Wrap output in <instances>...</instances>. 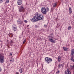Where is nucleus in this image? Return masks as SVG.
<instances>
[{
    "label": "nucleus",
    "instance_id": "1",
    "mask_svg": "<svg viewBox=\"0 0 74 74\" xmlns=\"http://www.w3.org/2000/svg\"><path fill=\"white\" fill-rule=\"evenodd\" d=\"M44 18V16L43 15L40 14L38 12H36L35 14V16H34L30 20L32 22H37L38 21H42Z\"/></svg>",
    "mask_w": 74,
    "mask_h": 74
},
{
    "label": "nucleus",
    "instance_id": "2",
    "mask_svg": "<svg viewBox=\"0 0 74 74\" xmlns=\"http://www.w3.org/2000/svg\"><path fill=\"white\" fill-rule=\"evenodd\" d=\"M48 37L49 41L52 42V43H55V42H56L55 40H54L52 38L53 37V34H50V36H48Z\"/></svg>",
    "mask_w": 74,
    "mask_h": 74
},
{
    "label": "nucleus",
    "instance_id": "3",
    "mask_svg": "<svg viewBox=\"0 0 74 74\" xmlns=\"http://www.w3.org/2000/svg\"><path fill=\"white\" fill-rule=\"evenodd\" d=\"M45 62L47 64H49L52 61V59L51 58L46 57L45 58Z\"/></svg>",
    "mask_w": 74,
    "mask_h": 74
},
{
    "label": "nucleus",
    "instance_id": "4",
    "mask_svg": "<svg viewBox=\"0 0 74 74\" xmlns=\"http://www.w3.org/2000/svg\"><path fill=\"white\" fill-rule=\"evenodd\" d=\"M47 10L45 7L42 8L41 10V12H42V14L44 15L47 14Z\"/></svg>",
    "mask_w": 74,
    "mask_h": 74
},
{
    "label": "nucleus",
    "instance_id": "5",
    "mask_svg": "<svg viewBox=\"0 0 74 74\" xmlns=\"http://www.w3.org/2000/svg\"><path fill=\"white\" fill-rule=\"evenodd\" d=\"M4 62V56L1 54H0V63H3Z\"/></svg>",
    "mask_w": 74,
    "mask_h": 74
},
{
    "label": "nucleus",
    "instance_id": "6",
    "mask_svg": "<svg viewBox=\"0 0 74 74\" xmlns=\"http://www.w3.org/2000/svg\"><path fill=\"white\" fill-rule=\"evenodd\" d=\"M24 10V8L22 6H21L19 7V12H22Z\"/></svg>",
    "mask_w": 74,
    "mask_h": 74
},
{
    "label": "nucleus",
    "instance_id": "7",
    "mask_svg": "<svg viewBox=\"0 0 74 74\" xmlns=\"http://www.w3.org/2000/svg\"><path fill=\"white\" fill-rule=\"evenodd\" d=\"M64 73L65 74H71V72H70L69 69L66 70L64 72Z\"/></svg>",
    "mask_w": 74,
    "mask_h": 74
},
{
    "label": "nucleus",
    "instance_id": "8",
    "mask_svg": "<svg viewBox=\"0 0 74 74\" xmlns=\"http://www.w3.org/2000/svg\"><path fill=\"white\" fill-rule=\"evenodd\" d=\"M22 0H18L17 4L19 5H21L22 4Z\"/></svg>",
    "mask_w": 74,
    "mask_h": 74
},
{
    "label": "nucleus",
    "instance_id": "9",
    "mask_svg": "<svg viewBox=\"0 0 74 74\" xmlns=\"http://www.w3.org/2000/svg\"><path fill=\"white\" fill-rule=\"evenodd\" d=\"M17 23L18 24H22V22L21 21V20H20V19H18L17 21Z\"/></svg>",
    "mask_w": 74,
    "mask_h": 74
},
{
    "label": "nucleus",
    "instance_id": "10",
    "mask_svg": "<svg viewBox=\"0 0 74 74\" xmlns=\"http://www.w3.org/2000/svg\"><path fill=\"white\" fill-rule=\"evenodd\" d=\"M62 48H63L64 51H66L67 52V51H68V48H66V47H63Z\"/></svg>",
    "mask_w": 74,
    "mask_h": 74
},
{
    "label": "nucleus",
    "instance_id": "11",
    "mask_svg": "<svg viewBox=\"0 0 74 74\" xmlns=\"http://www.w3.org/2000/svg\"><path fill=\"white\" fill-rule=\"evenodd\" d=\"M58 61L59 62H60V61L61 60L62 58L60 56L58 57Z\"/></svg>",
    "mask_w": 74,
    "mask_h": 74
},
{
    "label": "nucleus",
    "instance_id": "12",
    "mask_svg": "<svg viewBox=\"0 0 74 74\" xmlns=\"http://www.w3.org/2000/svg\"><path fill=\"white\" fill-rule=\"evenodd\" d=\"M69 12L70 14H71L72 13V10H71V8H69Z\"/></svg>",
    "mask_w": 74,
    "mask_h": 74
},
{
    "label": "nucleus",
    "instance_id": "13",
    "mask_svg": "<svg viewBox=\"0 0 74 74\" xmlns=\"http://www.w3.org/2000/svg\"><path fill=\"white\" fill-rule=\"evenodd\" d=\"M57 4H56V3H54L53 5V7H56L57 6Z\"/></svg>",
    "mask_w": 74,
    "mask_h": 74
},
{
    "label": "nucleus",
    "instance_id": "14",
    "mask_svg": "<svg viewBox=\"0 0 74 74\" xmlns=\"http://www.w3.org/2000/svg\"><path fill=\"white\" fill-rule=\"evenodd\" d=\"M19 71L20 73H22V72H23V71H22V68H21L20 69Z\"/></svg>",
    "mask_w": 74,
    "mask_h": 74
},
{
    "label": "nucleus",
    "instance_id": "15",
    "mask_svg": "<svg viewBox=\"0 0 74 74\" xmlns=\"http://www.w3.org/2000/svg\"><path fill=\"white\" fill-rule=\"evenodd\" d=\"M16 29H16V27H13V30H14V31H16Z\"/></svg>",
    "mask_w": 74,
    "mask_h": 74
},
{
    "label": "nucleus",
    "instance_id": "16",
    "mask_svg": "<svg viewBox=\"0 0 74 74\" xmlns=\"http://www.w3.org/2000/svg\"><path fill=\"white\" fill-rule=\"evenodd\" d=\"M14 42H13V41H12V40H11V41L10 42V45L12 46V43H13Z\"/></svg>",
    "mask_w": 74,
    "mask_h": 74
},
{
    "label": "nucleus",
    "instance_id": "17",
    "mask_svg": "<svg viewBox=\"0 0 74 74\" xmlns=\"http://www.w3.org/2000/svg\"><path fill=\"white\" fill-rule=\"evenodd\" d=\"M71 26H69L68 28V30H70L71 29Z\"/></svg>",
    "mask_w": 74,
    "mask_h": 74
},
{
    "label": "nucleus",
    "instance_id": "18",
    "mask_svg": "<svg viewBox=\"0 0 74 74\" xmlns=\"http://www.w3.org/2000/svg\"><path fill=\"white\" fill-rule=\"evenodd\" d=\"M59 67H60V68L61 67H62V65L61 64H59L58 65Z\"/></svg>",
    "mask_w": 74,
    "mask_h": 74
},
{
    "label": "nucleus",
    "instance_id": "19",
    "mask_svg": "<svg viewBox=\"0 0 74 74\" xmlns=\"http://www.w3.org/2000/svg\"><path fill=\"white\" fill-rule=\"evenodd\" d=\"M47 11L48 12V11H49V8H48L47 7Z\"/></svg>",
    "mask_w": 74,
    "mask_h": 74
},
{
    "label": "nucleus",
    "instance_id": "20",
    "mask_svg": "<svg viewBox=\"0 0 74 74\" xmlns=\"http://www.w3.org/2000/svg\"><path fill=\"white\" fill-rule=\"evenodd\" d=\"M3 0H0V3H3Z\"/></svg>",
    "mask_w": 74,
    "mask_h": 74
},
{
    "label": "nucleus",
    "instance_id": "21",
    "mask_svg": "<svg viewBox=\"0 0 74 74\" xmlns=\"http://www.w3.org/2000/svg\"><path fill=\"white\" fill-rule=\"evenodd\" d=\"M25 42H26V39L24 40V41L23 42V44H24L25 43Z\"/></svg>",
    "mask_w": 74,
    "mask_h": 74
},
{
    "label": "nucleus",
    "instance_id": "22",
    "mask_svg": "<svg viewBox=\"0 0 74 74\" xmlns=\"http://www.w3.org/2000/svg\"><path fill=\"white\" fill-rule=\"evenodd\" d=\"M38 27V25H35V28H37Z\"/></svg>",
    "mask_w": 74,
    "mask_h": 74
},
{
    "label": "nucleus",
    "instance_id": "23",
    "mask_svg": "<svg viewBox=\"0 0 74 74\" xmlns=\"http://www.w3.org/2000/svg\"><path fill=\"white\" fill-rule=\"evenodd\" d=\"M2 69H1V66H0V72H1V71H2Z\"/></svg>",
    "mask_w": 74,
    "mask_h": 74
},
{
    "label": "nucleus",
    "instance_id": "24",
    "mask_svg": "<svg viewBox=\"0 0 74 74\" xmlns=\"http://www.w3.org/2000/svg\"><path fill=\"white\" fill-rule=\"evenodd\" d=\"M6 3H9V0H8L6 1Z\"/></svg>",
    "mask_w": 74,
    "mask_h": 74
},
{
    "label": "nucleus",
    "instance_id": "25",
    "mask_svg": "<svg viewBox=\"0 0 74 74\" xmlns=\"http://www.w3.org/2000/svg\"><path fill=\"white\" fill-rule=\"evenodd\" d=\"M24 22L25 23H27V20H25L24 21Z\"/></svg>",
    "mask_w": 74,
    "mask_h": 74
},
{
    "label": "nucleus",
    "instance_id": "26",
    "mask_svg": "<svg viewBox=\"0 0 74 74\" xmlns=\"http://www.w3.org/2000/svg\"><path fill=\"white\" fill-rule=\"evenodd\" d=\"M11 37H13V34H11Z\"/></svg>",
    "mask_w": 74,
    "mask_h": 74
},
{
    "label": "nucleus",
    "instance_id": "27",
    "mask_svg": "<svg viewBox=\"0 0 74 74\" xmlns=\"http://www.w3.org/2000/svg\"><path fill=\"white\" fill-rule=\"evenodd\" d=\"M56 73H58V74H59V73H60V71H57V72H56Z\"/></svg>",
    "mask_w": 74,
    "mask_h": 74
},
{
    "label": "nucleus",
    "instance_id": "28",
    "mask_svg": "<svg viewBox=\"0 0 74 74\" xmlns=\"http://www.w3.org/2000/svg\"><path fill=\"white\" fill-rule=\"evenodd\" d=\"M10 56H12V54L11 53H10Z\"/></svg>",
    "mask_w": 74,
    "mask_h": 74
},
{
    "label": "nucleus",
    "instance_id": "29",
    "mask_svg": "<svg viewBox=\"0 0 74 74\" xmlns=\"http://www.w3.org/2000/svg\"><path fill=\"white\" fill-rule=\"evenodd\" d=\"M11 34H9L8 35H9V36H11Z\"/></svg>",
    "mask_w": 74,
    "mask_h": 74
},
{
    "label": "nucleus",
    "instance_id": "30",
    "mask_svg": "<svg viewBox=\"0 0 74 74\" xmlns=\"http://www.w3.org/2000/svg\"><path fill=\"white\" fill-rule=\"evenodd\" d=\"M10 62H11L12 63V62H13V61H12V60H10Z\"/></svg>",
    "mask_w": 74,
    "mask_h": 74
},
{
    "label": "nucleus",
    "instance_id": "31",
    "mask_svg": "<svg viewBox=\"0 0 74 74\" xmlns=\"http://www.w3.org/2000/svg\"><path fill=\"white\" fill-rule=\"evenodd\" d=\"M44 26H45V27H46L47 26V25H44Z\"/></svg>",
    "mask_w": 74,
    "mask_h": 74
},
{
    "label": "nucleus",
    "instance_id": "32",
    "mask_svg": "<svg viewBox=\"0 0 74 74\" xmlns=\"http://www.w3.org/2000/svg\"><path fill=\"white\" fill-rule=\"evenodd\" d=\"M16 74H19V73H18V72H16Z\"/></svg>",
    "mask_w": 74,
    "mask_h": 74
},
{
    "label": "nucleus",
    "instance_id": "33",
    "mask_svg": "<svg viewBox=\"0 0 74 74\" xmlns=\"http://www.w3.org/2000/svg\"><path fill=\"white\" fill-rule=\"evenodd\" d=\"M29 25H27V27H29Z\"/></svg>",
    "mask_w": 74,
    "mask_h": 74
},
{
    "label": "nucleus",
    "instance_id": "34",
    "mask_svg": "<svg viewBox=\"0 0 74 74\" xmlns=\"http://www.w3.org/2000/svg\"><path fill=\"white\" fill-rule=\"evenodd\" d=\"M12 59L13 60V61H14V59L12 58Z\"/></svg>",
    "mask_w": 74,
    "mask_h": 74
},
{
    "label": "nucleus",
    "instance_id": "35",
    "mask_svg": "<svg viewBox=\"0 0 74 74\" xmlns=\"http://www.w3.org/2000/svg\"><path fill=\"white\" fill-rule=\"evenodd\" d=\"M56 74H58V73H57L56 72Z\"/></svg>",
    "mask_w": 74,
    "mask_h": 74
},
{
    "label": "nucleus",
    "instance_id": "36",
    "mask_svg": "<svg viewBox=\"0 0 74 74\" xmlns=\"http://www.w3.org/2000/svg\"><path fill=\"white\" fill-rule=\"evenodd\" d=\"M0 42H1V40H0Z\"/></svg>",
    "mask_w": 74,
    "mask_h": 74
}]
</instances>
